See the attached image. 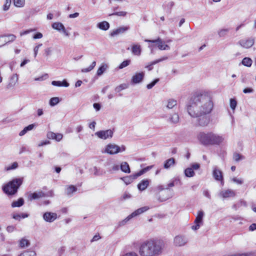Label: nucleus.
I'll return each mask as SVG.
<instances>
[{
    "instance_id": "22",
    "label": "nucleus",
    "mask_w": 256,
    "mask_h": 256,
    "mask_svg": "<svg viewBox=\"0 0 256 256\" xmlns=\"http://www.w3.org/2000/svg\"><path fill=\"white\" fill-rule=\"evenodd\" d=\"M149 208H150L148 206L142 207L136 210L130 215L132 218H134L147 211L148 210H149Z\"/></svg>"
},
{
    "instance_id": "34",
    "label": "nucleus",
    "mask_w": 256,
    "mask_h": 256,
    "mask_svg": "<svg viewBox=\"0 0 256 256\" xmlns=\"http://www.w3.org/2000/svg\"><path fill=\"white\" fill-rule=\"evenodd\" d=\"M107 68L108 66L106 64H102L97 70V75L101 76L104 72L106 71Z\"/></svg>"
},
{
    "instance_id": "28",
    "label": "nucleus",
    "mask_w": 256,
    "mask_h": 256,
    "mask_svg": "<svg viewBox=\"0 0 256 256\" xmlns=\"http://www.w3.org/2000/svg\"><path fill=\"white\" fill-rule=\"evenodd\" d=\"M175 164V160L174 158H170L165 161L164 168L166 169L170 168L171 166H174Z\"/></svg>"
},
{
    "instance_id": "26",
    "label": "nucleus",
    "mask_w": 256,
    "mask_h": 256,
    "mask_svg": "<svg viewBox=\"0 0 256 256\" xmlns=\"http://www.w3.org/2000/svg\"><path fill=\"white\" fill-rule=\"evenodd\" d=\"M52 84L56 86L68 87L69 86V84L65 80L62 82L54 80L52 82Z\"/></svg>"
},
{
    "instance_id": "9",
    "label": "nucleus",
    "mask_w": 256,
    "mask_h": 256,
    "mask_svg": "<svg viewBox=\"0 0 256 256\" xmlns=\"http://www.w3.org/2000/svg\"><path fill=\"white\" fill-rule=\"evenodd\" d=\"M52 28L60 32H62L66 36H69L70 33L66 30L63 24L61 22H56L52 24Z\"/></svg>"
},
{
    "instance_id": "19",
    "label": "nucleus",
    "mask_w": 256,
    "mask_h": 256,
    "mask_svg": "<svg viewBox=\"0 0 256 256\" xmlns=\"http://www.w3.org/2000/svg\"><path fill=\"white\" fill-rule=\"evenodd\" d=\"M130 29V26H122L114 30L112 33L111 36H114L116 35H118L119 34H122L126 32L127 30Z\"/></svg>"
},
{
    "instance_id": "7",
    "label": "nucleus",
    "mask_w": 256,
    "mask_h": 256,
    "mask_svg": "<svg viewBox=\"0 0 256 256\" xmlns=\"http://www.w3.org/2000/svg\"><path fill=\"white\" fill-rule=\"evenodd\" d=\"M188 242V238L182 235H178L174 239V244L176 246H183L187 244Z\"/></svg>"
},
{
    "instance_id": "49",
    "label": "nucleus",
    "mask_w": 256,
    "mask_h": 256,
    "mask_svg": "<svg viewBox=\"0 0 256 256\" xmlns=\"http://www.w3.org/2000/svg\"><path fill=\"white\" fill-rule=\"evenodd\" d=\"M11 0H6V3L3 6V10L4 11L8 10L10 6Z\"/></svg>"
},
{
    "instance_id": "57",
    "label": "nucleus",
    "mask_w": 256,
    "mask_h": 256,
    "mask_svg": "<svg viewBox=\"0 0 256 256\" xmlns=\"http://www.w3.org/2000/svg\"><path fill=\"white\" fill-rule=\"evenodd\" d=\"M34 30H35L34 29L28 30H24V32H20V36H22L28 34L30 33V32H34Z\"/></svg>"
},
{
    "instance_id": "60",
    "label": "nucleus",
    "mask_w": 256,
    "mask_h": 256,
    "mask_svg": "<svg viewBox=\"0 0 256 256\" xmlns=\"http://www.w3.org/2000/svg\"><path fill=\"white\" fill-rule=\"evenodd\" d=\"M254 92V90L250 88H247L243 90V92L245 94L252 93Z\"/></svg>"
},
{
    "instance_id": "16",
    "label": "nucleus",
    "mask_w": 256,
    "mask_h": 256,
    "mask_svg": "<svg viewBox=\"0 0 256 256\" xmlns=\"http://www.w3.org/2000/svg\"><path fill=\"white\" fill-rule=\"evenodd\" d=\"M163 105L167 109H172L176 106L177 101L174 98H169L163 102Z\"/></svg>"
},
{
    "instance_id": "20",
    "label": "nucleus",
    "mask_w": 256,
    "mask_h": 256,
    "mask_svg": "<svg viewBox=\"0 0 256 256\" xmlns=\"http://www.w3.org/2000/svg\"><path fill=\"white\" fill-rule=\"evenodd\" d=\"M144 41L150 43L156 44L159 50H163L164 41L160 38L154 40H150L146 39L144 40Z\"/></svg>"
},
{
    "instance_id": "48",
    "label": "nucleus",
    "mask_w": 256,
    "mask_h": 256,
    "mask_svg": "<svg viewBox=\"0 0 256 256\" xmlns=\"http://www.w3.org/2000/svg\"><path fill=\"white\" fill-rule=\"evenodd\" d=\"M158 81H159V78L155 79L151 83L148 84L146 86L148 90L151 89Z\"/></svg>"
},
{
    "instance_id": "21",
    "label": "nucleus",
    "mask_w": 256,
    "mask_h": 256,
    "mask_svg": "<svg viewBox=\"0 0 256 256\" xmlns=\"http://www.w3.org/2000/svg\"><path fill=\"white\" fill-rule=\"evenodd\" d=\"M18 81V76L17 74L13 75L10 80L9 83L6 86V88L10 90L13 88Z\"/></svg>"
},
{
    "instance_id": "12",
    "label": "nucleus",
    "mask_w": 256,
    "mask_h": 256,
    "mask_svg": "<svg viewBox=\"0 0 256 256\" xmlns=\"http://www.w3.org/2000/svg\"><path fill=\"white\" fill-rule=\"evenodd\" d=\"M238 44L242 47L248 48L252 47L254 44V39L248 38V39H242L240 40Z\"/></svg>"
},
{
    "instance_id": "54",
    "label": "nucleus",
    "mask_w": 256,
    "mask_h": 256,
    "mask_svg": "<svg viewBox=\"0 0 256 256\" xmlns=\"http://www.w3.org/2000/svg\"><path fill=\"white\" fill-rule=\"evenodd\" d=\"M167 59H168V57L167 56H164V57H163V58H161L158 59V60H154V61L152 62L150 66L155 64L159 62H162V61L166 60Z\"/></svg>"
},
{
    "instance_id": "5",
    "label": "nucleus",
    "mask_w": 256,
    "mask_h": 256,
    "mask_svg": "<svg viewBox=\"0 0 256 256\" xmlns=\"http://www.w3.org/2000/svg\"><path fill=\"white\" fill-rule=\"evenodd\" d=\"M126 148L124 145L120 146L115 144L110 143L105 146L104 149L102 152V153L113 155L123 152L126 150Z\"/></svg>"
},
{
    "instance_id": "14",
    "label": "nucleus",
    "mask_w": 256,
    "mask_h": 256,
    "mask_svg": "<svg viewBox=\"0 0 256 256\" xmlns=\"http://www.w3.org/2000/svg\"><path fill=\"white\" fill-rule=\"evenodd\" d=\"M57 218V214L54 212H46L43 214V218L46 222H52Z\"/></svg>"
},
{
    "instance_id": "58",
    "label": "nucleus",
    "mask_w": 256,
    "mask_h": 256,
    "mask_svg": "<svg viewBox=\"0 0 256 256\" xmlns=\"http://www.w3.org/2000/svg\"><path fill=\"white\" fill-rule=\"evenodd\" d=\"M100 236L99 234H96L95 236H94L90 240V242H94L97 241L98 240H100Z\"/></svg>"
},
{
    "instance_id": "11",
    "label": "nucleus",
    "mask_w": 256,
    "mask_h": 256,
    "mask_svg": "<svg viewBox=\"0 0 256 256\" xmlns=\"http://www.w3.org/2000/svg\"><path fill=\"white\" fill-rule=\"evenodd\" d=\"M212 176L215 179V180L217 181H220L221 184L222 185L224 184V178L222 176V173L221 170L218 169L216 167H214L212 172Z\"/></svg>"
},
{
    "instance_id": "15",
    "label": "nucleus",
    "mask_w": 256,
    "mask_h": 256,
    "mask_svg": "<svg viewBox=\"0 0 256 256\" xmlns=\"http://www.w3.org/2000/svg\"><path fill=\"white\" fill-rule=\"evenodd\" d=\"M46 194L42 190L36 191L33 193H31L28 196L30 200H37L46 196Z\"/></svg>"
},
{
    "instance_id": "25",
    "label": "nucleus",
    "mask_w": 256,
    "mask_h": 256,
    "mask_svg": "<svg viewBox=\"0 0 256 256\" xmlns=\"http://www.w3.org/2000/svg\"><path fill=\"white\" fill-rule=\"evenodd\" d=\"M132 52L136 56H140L142 52L140 46L138 44H134L131 48Z\"/></svg>"
},
{
    "instance_id": "30",
    "label": "nucleus",
    "mask_w": 256,
    "mask_h": 256,
    "mask_svg": "<svg viewBox=\"0 0 256 256\" xmlns=\"http://www.w3.org/2000/svg\"><path fill=\"white\" fill-rule=\"evenodd\" d=\"M77 190L76 188L73 186V185H70L68 186L66 190V194L68 196H71L72 194L75 192H76Z\"/></svg>"
},
{
    "instance_id": "41",
    "label": "nucleus",
    "mask_w": 256,
    "mask_h": 256,
    "mask_svg": "<svg viewBox=\"0 0 256 256\" xmlns=\"http://www.w3.org/2000/svg\"><path fill=\"white\" fill-rule=\"evenodd\" d=\"M29 241L25 238H22L20 242V246L21 248H24L25 246H28L30 245Z\"/></svg>"
},
{
    "instance_id": "29",
    "label": "nucleus",
    "mask_w": 256,
    "mask_h": 256,
    "mask_svg": "<svg viewBox=\"0 0 256 256\" xmlns=\"http://www.w3.org/2000/svg\"><path fill=\"white\" fill-rule=\"evenodd\" d=\"M121 170L126 173H130V170L128 164L126 162H122L120 165Z\"/></svg>"
},
{
    "instance_id": "40",
    "label": "nucleus",
    "mask_w": 256,
    "mask_h": 256,
    "mask_svg": "<svg viewBox=\"0 0 256 256\" xmlns=\"http://www.w3.org/2000/svg\"><path fill=\"white\" fill-rule=\"evenodd\" d=\"M244 156L240 154L235 152L233 154V159L234 161L238 162L240 160L244 159Z\"/></svg>"
},
{
    "instance_id": "47",
    "label": "nucleus",
    "mask_w": 256,
    "mask_h": 256,
    "mask_svg": "<svg viewBox=\"0 0 256 256\" xmlns=\"http://www.w3.org/2000/svg\"><path fill=\"white\" fill-rule=\"evenodd\" d=\"M237 105L236 100L233 98L230 100V107L232 110H234Z\"/></svg>"
},
{
    "instance_id": "32",
    "label": "nucleus",
    "mask_w": 256,
    "mask_h": 256,
    "mask_svg": "<svg viewBox=\"0 0 256 256\" xmlns=\"http://www.w3.org/2000/svg\"><path fill=\"white\" fill-rule=\"evenodd\" d=\"M34 127V124H31L28 125V126L25 127L24 128V130H22L19 133V135L20 136H22L24 135L27 132L32 130Z\"/></svg>"
},
{
    "instance_id": "24",
    "label": "nucleus",
    "mask_w": 256,
    "mask_h": 256,
    "mask_svg": "<svg viewBox=\"0 0 256 256\" xmlns=\"http://www.w3.org/2000/svg\"><path fill=\"white\" fill-rule=\"evenodd\" d=\"M180 117L178 113L174 112L170 114L168 121L170 124H176L179 122Z\"/></svg>"
},
{
    "instance_id": "37",
    "label": "nucleus",
    "mask_w": 256,
    "mask_h": 256,
    "mask_svg": "<svg viewBox=\"0 0 256 256\" xmlns=\"http://www.w3.org/2000/svg\"><path fill=\"white\" fill-rule=\"evenodd\" d=\"M96 65V62L95 61L93 62L92 64L88 68H82L81 70L82 72H88L91 71L95 67Z\"/></svg>"
},
{
    "instance_id": "2",
    "label": "nucleus",
    "mask_w": 256,
    "mask_h": 256,
    "mask_svg": "<svg viewBox=\"0 0 256 256\" xmlns=\"http://www.w3.org/2000/svg\"><path fill=\"white\" fill-rule=\"evenodd\" d=\"M164 248V242L156 238H150L140 243L138 254L140 256H160Z\"/></svg>"
},
{
    "instance_id": "53",
    "label": "nucleus",
    "mask_w": 256,
    "mask_h": 256,
    "mask_svg": "<svg viewBox=\"0 0 256 256\" xmlns=\"http://www.w3.org/2000/svg\"><path fill=\"white\" fill-rule=\"evenodd\" d=\"M46 136H47V138L48 139L54 140L55 139L56 133L52 132H48Z\"/></svg>"
},
{
    "instance_id": "17",
    "label": "nucleus",
    "mask_w": 256,
    "mask_h": 256,
    "mask_svg": "<svg viewBox=\"0 0 256 256\" xmlns=\"http://www.w3.org/2000/svg\"><path fill=\"white\" fill-rule=\"evenodd\" d=\"M144 72H140L136 74L132 77V82L134 84L140 83L142 80L144 78Z\"/></svg>"
},
{
    "instance_id": "31",
    "label": "nucleus",
    "mask_w": 256,
    "mask_h": 256,
    "mask_svg": "<svg viewBox=\"0 0 256 256\" xmlns=\"http://www.w3.org/2000/svg\"><path fill=\"white\" fill-rule=\"evenodd\" d=\"M24 204V200L22 198H20L18 200L14 201L12 204V207H20Z\"/></svg>"
},
{
    "instance_id": "43",
    "label": "nucleus",
    "mask_w": 256,
    "mask_h": 256,
    "mask_svg": "<svg viewBox=\"0 0 256 256\" xmlns=\"http://www.w3.org/2000/svg\"><path fill=\"white\" fill-rule=\"evenodd\" d=\"M132 218L130 216V214L126 218H124V220H123L122 221H120L118 222V226H123L125 225L126 224V222L128 221H129L130 220H131Z\"/></svg>"
},
{
    "instance_id": "6",
    "label": "nucleus",
    "mask_w": 256,
    "mask_h": 256,
    "mask_svg": "<svg viewBox=\"0 0 256 256\" xmlns=\"http://www.w3.org/2000/svg\"><path fill=\"white\" fill-rule=\"evenodd\" d=\"M204 212L202 210H199L198 215L194 220V225L192 226L191 228L194 230H198L201 226L203 224V217Z\"/></svg>"
},
{
    "instance_id": "64",
    "label": "nucleus",
    "mask_w": 256,
    "mask_h": 256,
    "mask_svg": "<svg viewBox=\"0 0 256 256\" xmlns=\"http://www.w3.org/2000/svg\"><path fill=\"white\" fill-rule=\"evenodd\" d=\"M122 256H138V255L134 252H130L124 254Z\"/></svg>"
},
{
    "instance_id": "55",
    "label": "nucleus",
    "mask_w": 256,
    "mask_h": 256,
    "mask_svg": "<svg viewBox=\"0 0 256 256\" xmlns=\"http://www.w3.org/2000/svg\"><path fill=\"white\" fill-rule=\"evenodd\" d=\"M42 36H43V35L41 32H38L33 36V38L34 39H40V38H42Z\"/></svg>"
},
{
    "instance_id": "63",
    "label": "nucleus",
    "mask_w": 256,
    "mask_h": 256,
    "mask_svg": "<svg viewBox=\"0 0 256 256\" xmlns=\"http://www.w3.org/2000/svg\"><path fill=\"white\" fill-rule=\"evenodd\" d=\"M15 227L13 226H9L6 228V230L9 232H12L14 231Z\"/></svg>"
},
{
    "instance_id": "51",
    "label": "nucleus",
    "mask_w": 256,
    "mask_h": 256,
    "mask_svg": "<svg viewBox=\"0 0 256 256\" xmlns=\"http://www.w3.org/2000/svg\"><path fill=\"white\" fill-rule=\"evenodd\" d=\"M92 172H94V174L96 176H98L101 174V173L100 171V169H98V168L94 166L92 169Z\"/></svg>"
},
{
    "instance_id": "18",
    "label": "nucleus",
    "mask_w": 256,
    "mask_h": 256,
    "mask_svg": "<svg viewBox=\"0 0 256 256\" xmlns=\"http://www.w3.org/2000/svg\"><path fill=\"white\" fill-rule=\"evenodd\" d=\"M3 44L0 45V48L4 46L7 43L14 42L16 38V36L13 34H8L7 35H3Z\"/></svg>"
},
{
    "instance_id": "62",
    "label": "nucleus",
    "mask_w": 256,
    "mask_h": 256,
    "mask_svg": "<svg viewBox=\"0 0 256 256\" xmlns=\"http://www.w3.org/2000/svg\"><path fill=\"white\" fill-rule=\"evenodd\" d=\"M93 106H94V108H95L96 111L100 110L101 108V106H100V104H98V103L94 104Z\"/></svg>"
},
{
    "instance_id": "35",
    "label": "nucleus",
    "mask_w": 256,
    "mask_h": 256,
    "mask_svg": "<svg viewBox=\"0 0 256 256\" xmlns=\"http://www.w3.org/2000/svg\"><path fill=\"white\" fill-rule=\"evenodd\" d=\"M242 63L244 66L250 67L252 64V60L249 58H244Z\"/></svg>"
},
{
    "instance_id": "50",
    "label": "nucleus",
    "mask_w": 256,
    "mask_h": 256,
    "mask_svg": "<svg viewBox=\"0 0 256 256\" xmlns=\"http://www.w3.org/2000/svg\"><path fill=\"white\" fill-rule=\"evenodd\" d=\"M126 14V12H114L110 16H124Z\"/></svg>"
},
{
    "instance_id": "4",
    "label": "nucleus",
    "mask_w": 256,
    "mask_h": 256,
    "mask_svg": "<svg viewBox=\"0 0 256 256\" xmlns=\"http://www.w3.org/2000/svg\"><path fill=\"white\" fill-rule=\"evenodd\" d=\"M23 178H16L8 182L2 187V190L8 195H14L22 185Z\"/></svg>"
},
{
    "instance_id": "38",
    "label": "nucleus",
    "mask_w": 256,
    "mask_h": 256,
    "mask_svg": "<svg viewBox=\"0 0 256 256\" xmlns=\"http://www.w3.org/2000/svg\"><path fill=\"white\" fill-rule=\"evenodd\" d=\"M60 102V98L58 97H54L50 99L49 104L50 106H54Z\"/></svg>"
},
{
    "instance_id": "42",
    "label": "nucleus",
    "mask_w": 256,
    "mask_h": 256,
    "mask_svg": "<svg viewBox=\"0 0 256 256\" xmlns=\"http://www.w3.org/2000/svg\"><path fill=\"white\" fill-rule=\"evenodd\" d=\"M228 31H229L228 28L221 29L218 32V34L220 37H223L227 34Z\"/></svg>"
},
{
    "instance_id": "13",
    "label": "nucleus",
    "mask_w": 256,
    "mask_h": 256,
    "mask_svg": "<svg viewBox=\"0 0 256 256\" xmlns=\"http://www.w3.org/2000/svg\"><path fill=\"white\" fill-rule=\"evenodd\" d=\"M219 196L223 198L234 197L236 196L235 192L230 189L222 190L218 194Z\"/></svg>"
},
{
    "instance_id": "61",
    "label": "nucleus",
    "mask_w": 256,
    "mask_h": 256,
    "mask_svg": "<svg viewBox=\"0 0 256 256\" xmlns=\"http://www.w3.org/2000/svg\"><path fill=\"white\" fill-rule=\"evenodd\" d=\"M232 180L236 183L241 184H242V180L241 179H238L236 178H232Z\"/></svg>"
},
{
    "instance_id": "27",
    "label": "nucleus",
    "mask_w": 256,
    "mask_h": 256,
    "mask_svg": "<svg viewBox=\"0 0 256 256\" xmlns=\"http://www.w3.org/2000/svg\"><path fill=\"white\" fill-rule=\"evenodd\" d=\"M97 26L102 30H106L109 28L110 24L108 22L104 21L98 23Z\"/></svg>"
},
{
    "instance_id": "44",
    "label": "nucleus",
    "mask_w": 256,
    "mask_h": 256,
    "mask_svg": "<svg viewBox=\"0 0 256 256\" xmlns=\"http://www.w3.org/2000/svg\"><path fill=\"white\" fill-rule=\"evenodd\" d=\"M14 4L17 7H22L24 4V0H14Z\"/></svg>"
},
{
    "instance_id": "45",
    "label": "nucleus",
    "mask_w": 256,
    "mask_h": 256,
    "mask_svg": "<svg viewBox=\"0 0 256 256\" xmlns=\"http://www.w3.org/2000/svg\"><path fill=\"white\" fill-rule=\"evenodd\" d=\"M18 167V164L17 162H13L10 166H8L6 168V170L7 171L14 170L16 168Z\"/></svg>"
},
{
    "instance_id": "56",
    "label": "nucleus",
    "mask_w": 256,
    "mask_h": 256,
    "mask_svg": "<svg viewBox=\"0 0 256 256\" xmlns=\"http://www.w3.org/2000/svg\"><path fill=\"white\" fill-rule=\"evenodd\" d=\"M62 137L63 136L62 134L60 133L56 134L54 140L58 142H60L62 138Z\"/></svg>"
},
{
    "instance_id": "23",
    "label": "nucleus",
    "mask_w": 256,
    "mask_h": 256,
    "mask_svg": "<svg viewBox=\"0 0 256 256\" xmlns=\"http://www.w3.org/2000/svg\"><path fill=\"white\" fill-rule=\"evenodd\" d=\"M150 180L148 179L142 180L138 184V188L140 191L145 190L148 186Z\"/></svg>"
},
{
    "instance_id": "10",
    "label": "nucleus",
    "mask_w": 256,
    "mask_h": 256,
    "mask_svg": "<svg viewBox=\"0 0 256 256\" xmlns=\"http://www.w3.org/2000/svg\"><path fill=\"white\" fill-rule=\"evenodd\" d=\"M143 171L144 170L140 171L139 172H138L134 174L124 177L122 178V180H123V181L124 182V183L126 184H130V183H132L133 182V180H134L136 179L138 176L143 174V172H144Z\"/></svg>"
},
{
    "instance_id": "36",
    "label": "nucleus",
    "mask_w": 256,
    "mask_h": 256,
    "mask_svg": "<svg viewBox=\"0 0 256 256\" xmlns=\"http://www.w3.org/2000/svg\"><path fill=\"white\" fill-rule=\"evenodd\" d=\"M128 86V84H120L115 88V91L116 92H119L122 90L127 88Z\"/></svg>"
},
{
    "instance_id": "59",
    "label": "nucleus",
    "mask_w": 256,
    "mask_h": 256,
    "mask_svg": "<svg viewBox=\"0 0 256 256\" xmlns=\"http://www.w3.org/2000/svg\"><path fill=\"white\" fill-rule=\"evenodd\" d=\"M200 167V165L198 164L195 163L192 164L190 168H192L194 170H197Z\"/></svg>"
},
{
    "instance_id": "3",
    "label": "nucleus",
    "mask_w": 256,
    "mask_h": 256,
    "mask_svg": "<svg viewBox=\"0 0 256 256\" xmlns=\"http://www.w3.org/2000/svg\"><path fill=\"white\" fill-rule=\"evenodd\" d=\"M196 138L201 144L206 146L219 145L224 140L222 136L212 132H200L197 134Z\"/></svg>"
},
{
    "instance_id": "39",
    "label": "nucleus",
    "mask_w": 256,
    "mask_h": 256,
    "mask_svg": "<svg viewBox=\"0 0 256 256\" xmlns=\"http://www.w3.org/2000/svg\"><path fill=\"white\" fill-rule=\"evenodd\" d=\"M36 253L33 250H26L21 253L19 256H36Z\"/></svg>"
},
{
    "instance_id": "1",
    "label": "nucleus",
    "mask_w": 256,
    "mask_h": 256,
    "mask_svg": "<svg viewBox=\"0 0 256 256\" xmlns=\"http://www.w3.org/2000/svg\"><path fill=\"white\" fill-rule=\"evenodd\" d=\"M214 106L212 92L202 91L196 93L191 98L187 106V112L191 117L196 118L198 126L204 127L210 122L208 114L212 111Z\"/></svg>"
},
{
    "instance_id": "33",
    "label": "nucleus",
    "mask_w": 256,
    "mask_h": 256,
    "mask_svg": "<svg viewBox=\"0 0 256 256\" xmlns=\"http://www.w3.org/2000/svg\"><path fill=\"white\" fill-rule=\"evenodd\" d=\"M184 174L186 177H192L194 176L195 173L192 168H188L184 170Z\"/></svg>"
},
{
    "instance_id": "52",
    "label": "nucleus",
    "mask_w": 256,
    "mask_h": 256,
    "mask_svg": "<svg viewBox=\"0 0 256 256\" xmlns=\"http://www.w3.org/2000/svg\"><path fill=\"white\" fill-rule=\"evenodd\" d=\"M42 46V44H38V45L36 46L34 49V56L36 57L38 52V51L39 50V48L40 47H41Z\"/></svg>"
},
{
    "instance_id": "46",
    "label": "nucleus",
    "mask_w": 256,
    "mask_h": 256,
    "mask_svg": "<svg viewBox=\"0 0 256 256\" xmlns=\"http://www.w3.org/2000/svg\"><path fill=\"white\" fill-rule=\"evenodd\" d=\"M130 60H124L121 63V64L119 66L118 68L120 69H122L128 66L130 64Z\"/></svg>"
},
{
    "instance_id": "8",
    "label": "nucleus",
    "mask_w": 256,
    "mask_h": 256,
    "mask_svg": "<svg viewBox=\"0 0 256 256\" xmlns=\"http://www.w3.org/2000/svg\"><path fill=\"white\" fill-rule=\"evenodd\" d=\"M95 134L101 139L106 140L112 137L113 132L111 130H100L96 132Z\"/></svg>"
}]
</instances>
